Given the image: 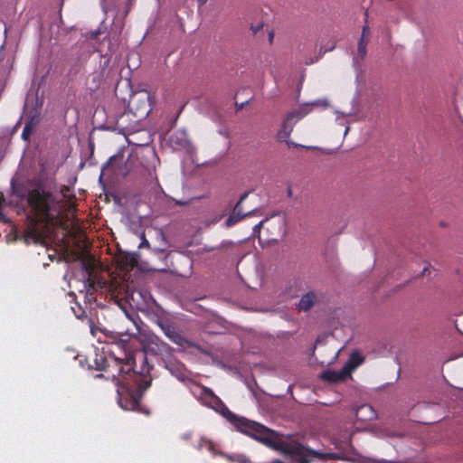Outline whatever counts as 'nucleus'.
<instances>
[{"instance_id":"7","label":"nucleus","mask_w":463,"mask_h":463,"mask_svg":"<svg viewBox=\"0 0 463 463\" xmlns=\"http://www.w3.org/2000/svg\"><path fill=\"white\" fill-rule=\"evenodd\" d=\"M130 106L136 116L139 118L147 116L151 110L149 95L146 92L136 94L131 99Z\"/></svg>"},{"instance_id":"23","label":"nucleus","mask_w":463,"mask_h":463,"mask_svg":"<svg viewBox=\"0 0 463 463\" xmlns=\"http://www.w3.org/2000/svg\"><path fill=\"white\" fill-rule=\"evenodd\" d=\"M144 247H146V248H149V242L146 239V236L144 233L141 234V242L140 244L138 245V248L141 249V248H144Z\"/></svg>"},{"instance_id":"2","label":"nucleus","mask_w":463,"mask_h":463,"mask_svg":"<svg viewBox=\"0 0 463 463\" xmlns=\"http://www.w3.org/2000/svg\"><path fill=\"white\" fill-rule=\"evenodd\" d=\"M28 203L35 217L28 224L24 240L27 243H43L50 232L48 224L58 214L55 201L52 194L37 188L29 194Z\"/></svg>"},{"instance_id":"19","label":"nucleus","mask_w":463,"mask_h":463,"mask_svg":"<svg viewBox=\"0 0 463 463\" xmlns=\"http://www.w3.org/2000/svg\"><path fill=\"white\" fill-rule=\"evenodd\" d=\"M93 286L88 281L83 283V288L80 289V293H84L87 297L88 295H92Z\"/></svg>"},{"instance_id":"9","label":"nucleus","mask_w":463,"mask_h":463,"mask_svg":"<svg viewBox=\"0 0 463 463\" xmlns=\"http://www.w3.org/2000/svg\"><path fill=\"white\" fill-rule=\"evenodd\" d=\"M170 144L173 148L177 150H184L188 153L194 151V146L191 144L187 133L184 130L175 131L170 137Z\"/></svg>"},{"instance_id":"33","label":"nucleus","mask_w":463,"mask_h":463,"mask_svg":"<svg viewBox=\"0 0 463 463\" xmlns=\"http://www.w3.org/2000/svg\"><path fill=\"white\" fill-rule=\"evenodd\" d=\"M272 37H273V34L270 33L269 36V39L271 41L272 40Z\"/></svg>"},{"instance_id":"13","label":"nucleus","mask_w":463,"mask_h":463,"mask_svg":"<svg viewBox=\"0 0 463 463\" xmlns=\"http://www.w3.org/2000/svg\"><path fill=\"white\" fill-rule=\"evenodd\" d=\"M335 46L336 43L335 41L334 40L328 42L326 44H321L317 54L314 58L306 59L305 63L307 65H310L318 61L323 57L324 54H326L328 52H332L335 48Z\"/></svg>"},{"instance_id":"5","label":"nucleus","mask_w":463,"mask_h":463,"mask_svg":"<svg viewBox=\"0 0 463 463\" xmlns=\"http://www.w3.org/2000/svg\"><path fill=\"white\" fill-rule=\"evenodd\" d=\"M310 109H307L306 107H303L296 111L288 113L281 123L280 128L277 133L278 141L285 142L288 145H295L290 140V134L296 123L301 118H303L306 115H307Z\"/></svg>"},{"instance_id":"26","label":"nucleus","mask_w":463,"mask_h":463,"mask_svg":"<svg viewBox=\"0 0 463 463\" xmlns=\"http://www.w3.org/2000/svg\"><path fill=\"white\" fill-rule=\"evenodd\" d=\"M335 114L337 115L336 120H339L340 116L347 117V116H351L352 115L351 113L345 114V113L339 112L337 110L335 111Z\"/></svg>"},{"instance_id":"11","label":"nucleus","mask_w":463,"mask_h":463,"mask_svg":"<svg viewBox=\"0 0 463 463\" xmlns=\"http://www.w3.org/2000/svg\"><path fill=\"white\" fill-rule=\"evenodd\" d=\"M320 377L328 383H336L340 382L345 381L347 378H349V374L347 373V370L345 371L343 367L339 371H334V370H327L321 373Z\"/></svg>"},{"instance_id":"34","label":"nucleus","mask_w":463,"mask_h":463,"mask_svg":"<svg viewBox=\"0 0 463 463\" xmlns=\"http://www.w3.org/2000/svg\"><path fill=\"white\" fill-rule=\"evenodd\" d=\"M159 251H164L165 250V247L164 248H161L158 250Z\"/></svg>"},{"instance_id":"22","label":"nucleus","mask_w":463,"mask_h":463,"mask_svg":"<svg viewBox=\"0 0 463 463\" xmlns=\"http://www.w3.org/2000/svg\"><path fill=\"white\" fill-rule=\"evenodd\" d=\"M125 362V364L128 367V370L132 369L134 366V358L132 354H126L125 358L123 359Z\"/></svg>"},{"instance_id":"29","label":"nucleus","mask_w":463,"mask_h":463,"mask_svg":"<svg viewBox=\"0 0 463 463\" xmlns=\"http://www.w3.org/2000/svg\"><path fill=\"white\" fill-rule=\"evenodd\" d=\"M158 236L161 238L163 241H165V236L161 232H158Z\"/></svg>"},{"instance_id":"32","label":"nucleus","mask_w":463,"mask_h":463,"mask_svg":"<svg viewBox=\"0 0 463 463\" xmlns=\"http://www.w3.org/2000/svg\"><path fill=\"white\" fill-rule=\"evenodd\" d=\"M337 355H338V353H335L333 359L335 360Z\"/></svg>"},{"instance_id":"21","label":"nucleus","mask_w":463,"mask_h":463,"mask_svg":"<svg viewBox=\"0 0 463 463\" xmlns=\"http://www.w3.org/2000/svg\"><path fill=\"white\" fill-rule=\"evenodd\" d=\"M171 340L179 345H183L184 343V339L176 332H173V336H171Z\"/></svg>"},{"instance_id":"10","label":"nucleus","mask_w":463,"mask_h":463,"mask_svg":"<svg viewBox=\"0 0 463 463\" xmlns=\"http://www.w3.org/2000/svg\"><path fill=\"white\" fill-rule=\"evenodd\" d=\"M358 421L368 422L377 418L374 409L369 404H362L353 408Z\"/></svg>"},{"instance_id":"6","label":"nucleus","mask_w":463,"mask_h":463,"mask_svg":"<svg viewBox=\"0 0 463 463\" xmlns=\"http://www.w3.org/2000/svg\"><path fill=\"white\" fill-rule=\"evenodd\" d=\"M139 341L144 350L153 354H163L168 349V346L158 336L149 332H141L139 334Z\"/></svg>"},{"instance_id":"31","label":"nucleus","mask_w":463,"mask_h":463,"mask_svg":"<svg viewBox=\"0 0 463 463\" xmlns=\"http://www.w3.org/2000/svg\"><path fill=\"white\" fill-rule=\"evenodd\" d=\"M348 131H349V128L347 127V128H345V135H346Z\"/></svg>"},{"instance_id":"36","label":"nucleus","mask_w":463,"mask_h":463,"mask_svg":"<svg viewBox=\"0 0 463 463\" xmlns=\"http://www.w3.org/2000/svg\"><path fill=\"white\" fill-rule=\"evenodd\" d=\"M144 413L148 414L149 412L147 411H143Z\"/></svg>"},{"instance_id":"24","label":"nucleus","mask_w":463,"mask_h":463,"mask_svg":"<svg viewBox=\"0 0 463 463\" xmlns=\"http://www.w3.org/2000/svg\"><path fill=\"white\" fill-rule=\"evenodd\" d=\"M29 134H30V128L28 126H25L23 130V133H22V137L24 139H27L29 137Z\"/></svg>"},{"instance_id":"27","label":"nucleus","mask_w":463,"mask_h":463,"mask_svg":"<svg viewBox=\"0 0 463 463\" xmlns=\"http://www.w3.org/2000/svg\"><path fill=\"white\" fill-rule=\"evenodd\" d=\"M428 270H429V265H427L426 267H424V269H422V271H421V275H422V276H425V275H426V273L428 272Z\"/></svg>"},{"instance_id":"35","label":"nucleus","mask_w":463,"mask_h":463,"mask_svg":"<svg viewBox=\"0 0 463 463\" xmlns=\"http://www.w3.org/2000/svg\"><path fill=\"white\" fill-rule=\"evenodd\" d=\"M309 148L317 149V147H316V146H310Z\"/></svg>"},{"instance_id":"8","label":"nucleus","mask_w":463,"mask_h":463,"mask_svg":"<svg viewBox=\"0 0 463 463\" xmlns=\"http://www.w3.org/2000/svg\"><path fill=\"white\" fill-rule=\"evenodd\" d=\"M371 39V31L368 25H364L362 30V34L357 43V51L354 55V63H361L366 57L367 46Z\"/></svg>"},{"instance_id":"14","label":"nucleus","mask_w":463,"mask_h":463,"mask_svg":"<svg viewBox=\"0 0 463 463\" xmlns=\"http://www.w3.org/2000/svg\"><path fill=\"white\" fill-rule=\"evenodd\" d=\"M317 298L314 292L305 294L298 303V309L301 311H308L316 303Z\"/></svg>"},{"instance_id":"18","label":"nucleus","mask_w":463,"mask_h":463,"mask_svg":"<svg viewBox=\"0 0 463 463\" xmlns=\"http://www.w3.org/2000/svg\"><path fill=\"white\" fill-rule=\"evenodd\" d=\"M307 106L327 108L329 106V103H328L327 99H322L315 100V101L307 104Z\"/></svg>"},{"instance_id":"1","label":"nucleus","mask_w":463,"mask_h":463,"mask_svg":"<svg viewBox=\"0 0 463 463\" xmlns=\"http://www.w3.org/2000/svg\"><path fill=\"white\" fill-rule=\"evenodd\" d=\"M200 399L203 404L220 412L241 432L252 437L273 449L281 450L298 463H310L312 457L321 456L320 453L306 449L297 442L285 441L277 432L258 422L236 416L223 405L222 401L210 389L201 388Z\"/></svg>"},{"instance_id":"3","label":"nucleus","mask_w":463,"mask_h":463,"mask_svg":"<svg viewBox=\"0 0 463 463\" xmlns=\"http://www.w3.org/2000/svg\"><path fill=\"white\" fill-rule=\"evenodd\" d=\"M286 225V216L282 213H275L256 224L253 228V234L260 236V232H264L266 233L265 240L278 241L284 236Z\"/></svg>"},{"instance_id":"16","label":"nucleus","mask_w":463,"mask_h":463,"mask_svg":"<svg viewBox=\"0 0 463 463\" xmlns=\"http://www.w3.org/2000/svg\"><path fill=\"white\" fill-rule=\"evenodd\" d=\"M124 162L123 156H115L109 158L106 166L103 167V171L112 170L117 174H123L119 169V165Z\"/></svg>"},{"instance_id":"12","label":"nucleus","mask_w":463,"mask_h":463,"mask_svg":"<svg viewBox=\"0 0 463 463\" xmlns=\"http://www.w3.org/2000/svg\"><path fill=\"white\" fill-rule=\"evenodd\" d=\"M364 361V357L360 354L359 352H353L347 362L343 366L345 370H347V373L349 376H351V373L359 366L361 365Z\"/></svg>"},{"instance_id":"15","label":"nucleus","mask_w":463,"mask_h":463,"mask_svg":"<svg viewBox=\"0 0 463 463\" xmlns=\"http://www.w3.org/2000/svg\"><path fill=\"white\" fill-rule=\"evenodd\" d=\"M353 432L345 431L343 434L339 433V437L335 439V445L339 449H346L350 447V441L352 438Z\"/></svg>"},{"instance_id":"25","label":"nucleus","mask_w":463,"mask_h":463,"mask_svg":"<svg viewBox=\"0 0 463 463\" xmlns=\"http://www.w3.org/2000/svg\"><path fill=\"white\" fill-rule=\"evenodd\" d=\"M164 330H165V335L171 340V336H173V332H175L174 329H171L170 327H167V328H165Z\"/></svg>"},{"instance_id":"30","label":"nucleus","mask_w":463,"mask_h":463,"mask_svg":"<svg viewBox=\"0 0 463 463\" xmlns=\"http://www.w3.org/2000/svg\"><path fill=\"white\" fill-rule=\"evenodd\" d=\"M288 195L289 197H292V190H291V188H290V187H288Z\"/></svg>"},{"instance_id":"4","label":"nucleus","mask_w":463,"mask_h":463,"mask_svg":"<svg viewBox=\"0 0 463 463\" xmlns=\"http://www.w3.org/2000/svg\"><path fill=\"white\" fill-rule=\"evenodd\" d=\"M118 404L123 410L139 411V401L144 391L140 388L134 389L128 383L118 384L117 389ZM140 411H142L140 409Z\"/></svg>"},{"instance_id":"28","label":"nucleus","mask_w":463,"mask_h":463,"mask_svg":"<svg viewBox=\"0 0 463 463\" xmlns=\"http://www.w3.org/2000/svg\"><path fill=\"white\" fill-rule=\"evenodd\" d=\"M328 456L332 458H342V457H340L339 455L337 454H328Z\"/></svg>"},{"instance_id":"20","label":"nucleus","mask_w":463,"mask_h":463,"mask_svg":"<svg viewBox=\"0 0 463 463\" xmlns=\"http://www.w3.org/2000/svg\"><path fill=\"white\" fill-rule=\"evenodd\" d=\"M358 463H395V462L389 461L386 459H375V458H366L361 459Z\"/></svg>"},{"instance_id":"17","label":"nucleus","mask_w":463,"mask_h":463,"mask_svg":"<svg viewBox=\"0 0 463 463\" xmlns=\"http://www.w3.org/2000/svg\"><path fill=\"white\" fill-rule=\"evenodd\" d=\"M250 214V213L246 214H241V211L239 209V203L236 205L233 213L229 216V218L226 220V226L231 227L234 225L236 222H238L240 220H241L244 216H247Z\"/></svg>"}]
</instances>
